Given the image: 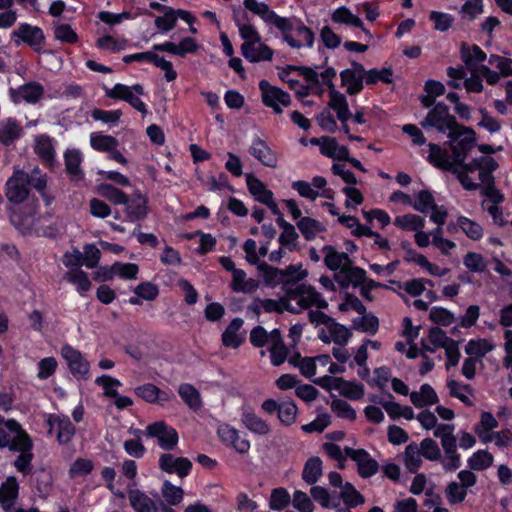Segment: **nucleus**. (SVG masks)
<instances>
[{
	"label": "nucleus",
	"mask_w": 512,
	"mask_h": 512,
	"mask_svg": "<svg viewBox=\"0 0 512 512\" xmlns=\"http://www.w3.org/2000/svg\"><path fill=\"white\" fill-rule=\"evenodd\" d=\"M498 163L491 156H480L474 158L467 167L470 174L478 171V179L482 194L486 196L493 204L497 205L503 201V195L495 188V178L493 172L498 168Z\"/></svg>",
	"instance_id": "f257e3e1"
},
{
	"label": "nucleus",
	"mask_w": 512,
	"mask_h": 512,
	"mask_svg": "<svg viewBox=\"0 0 512 512\" xmlns=\"http://www.w3.org/2000/svg\"><path fill=\"white\" fill-rule=\"evenodd\" d=\"M429 148L430 154L428 156V160L432 164L442 170L449 171L456 175L464 189L468 191L478 190L480 184H476V182H473L469 177L470 171H468L467 167L470 165V162L465 165V170H460L455 162L454 157L451 159L450 156L437 144L430 143Z\"/></svg>",
	"instance_id": "f03ea898"
},
{
	"label": "nucleus",
	"mask_w": 512,
	"mask_h": 512,
	"mask_svg": "<svg viewBox=\"0 0 512 512\" xmlns=\"http://www.w3.org/2000/svg\"><path fill=\"white\" fill-rule=\"evenodd\" d=\"M453 135L448 134L451 142L452 155L460 170H465L466 159L476 145L475 132L473 129L460 125L455 129Z\"/></svg>",
	"instance_id": "7ed1b4c3"
},
{
	"label": "nucleus",
	"mask_w": 512,
	"mask_h": 512,
	"mask_svg": "<svg viewBox=\"0 0 512 512\" xmlns=\"http://www.w3.org/2000/svg\"><path fill=\"white\" fill-rule=\"evenodd\" d=\"M420 125L423 128L433 127L440 133L453 135L459 123L456 121V118L449 113L448 106L439 102L428 112L427 116L420 122Z\"/></svg>",
	"instance_id": "20e7f679"
},
{
	"label": "nucleus",
	"mask_w": 512,
	"mask_h": 512,
	"mask_svg": "<svg viewBox=\"0 0 512 512\" xmlns=\"http://www.w3.org/2000/svg\"><path fill=\"white\" fill-rule=\"evenodd\" d=\"M285 292L289 298H297L301 308L307 309L315 305L319 309L328 307V302L313 286L306 284L294 285L291 281L285 283Z\"/></svg>",
	"instance_id": "39448f33"
},
{
	"label": "nucleus",
	"mask_w": 512,
	"mask_h": 512,
	"mask_svg": "<svg viewBox=\"0 0 512 512\" xmlns=\"http://www.w3.org/2000/svg\"><path fill=\"white\" fill-rule=\"evenodd\" d=\"M244 6L249 11L260 16L265 23L274 25L281 32H288L293 28L292 18L278 16L264 2H258L257 0H245Z\"/></svg>",
	"instance_id": "423d86ee"
},
{
	"label": "nucleus",
	"mask_w": 512,
	"mask_h": 512,
	"mask_svg": "<svg viewBox=\"0 0 512 512\" xmlns=\"http://www.w3.org/2000/svg\"><path fill=\"white\" fill-rule=\"evenodd\" d=\"M145 434L148 437L157 438L159 446L164 450H172L178 443L176 430L164 421H157L148 425Z\"/></svg>",
	"instance_id": "0eeeda50"
},
{
	"label": "nucleus",
	"mask_w": 512,
	"mask_h": 512,
	"mask_svg": "<svg viewBox=\"0 0 512 512\" xmlns=\"http://www.w3.org/2000/svg\"><path fill=\"white\" fill-rule=\"evenodd\" d=\"M27 436V432L16 420H6L0 416V449L11 450L14 444H18Z\"/></svg>",
	"instance_id": "6e6552de"
},
{
	"label": "nucleus",
	"mask_w": 512,
	"mask_h": 512,
	"mask_svg": "<svg viewBox=\"0 0 512 512\" xmlns=\"http://www.w3.org/2000/svg\"><path fill=\"white\" fill-rule=\"evenodd\" d=\"M28 173L17 170L6 183V197L10 202L22 203L29 195Z\"/></svg>",
	"instance_id": "1a4fd4ad"
},
{
	"label": "nucleus",
	"mask_w": 512,
	"mask_h": 512,
	"mask_svg": "<svg viewBox=\"0 0 512 512\" xmlns=\"http://www.w3.org/2000/svg\"><path fill=\"white\" fill-rule=\"evenodd\" d=\"M259 88L262 92V99L266 106L271 107L275 113H282V106H288L290 104V96L283 90L270 85L266 80H261Z\"/></svg>",
	"instance_id": "9d476101"
},
{
	"label": "nucleus",
	"mask_w": 512,
	"mask_h": 512,
	"mask_svg": "<svg viewBox=\"0 0 512 512\" xmlns=\"http://www.w3.org/2000/svg\"><path fill=\"white\" fill-rule=\"evenodd\" d=\"M61 355L66 360L71 373L75 377L82 379L88 378V373L90 369L89 362L82 356V354L78 350L72 348L69 345H65L61 349Z\"/></svg>",
	"instance_id": "9b49d317"
},
{
	"label": "nucleus",
	"mask_w": 512,
	"mask_h": 512,
	"mask_svg": "<svg viewBox=\"0 0 512 512\" xmlns=\"http://www.w3.org/2000/svg\"><path fill=\"white\" fill-rule=\"evenodd\" d=\"M351 336V331L333 318L327 323L325 329H322L319 333V339L322 342L326 344L333 342L339 346L346 345Z\"/></svg>",
	"instance_id": "f8f14e48"
},
{
	"label": "nucleus",
	"mask_w": 512,
	"mask_h": 512,
	"mask_svg": "<svg viewBox=\"0 0 512 512\" xmlns=\"http://www.w3.org/2000/svg\"><path fill=\"white\" fill-rule=\"evenodd\" d=\"M32 447L33 442L28 435L18 444H14L10 450L12 452H19L18 457L14 461V466L18 472H21L24 475L31 472V462L33 459Z\"/></svg>",
	"instance_id": "ddd939ff"
},
{
	"label": "nucleus",
	"mask_w": 512,
	"mask_h": 512,
	"mask_svg": "<svg viewBox=\"0 0 512 512\" xmlns=\"http://www.w3.org/2000/svg\"><path fill=\"white\" fill-rule=\"evenodd\" d=\"M345 454L357 463L358 473L363 478H368L378 471V463L365 450L347 447Z\"/></svg>",
	"instance_id": "4468645a"
},
{
	"label": "nucleus",
	"mask_w": 512,
	"mask_h": 512,
	"mask_svg": "<svg viewBox=\"0 0 512 512\" xmlns=\"http://www.w3.org/2000/svg\"><path fill=\"white\" fill-rule=\"evenodd\" d=\"M159 468L167 473H176L180 478L187 476L192 468V463L188 458L175 457L172 454L165 453L159 458Z\"/></svg>",
	"instance_id": "2eb2a0df"
},
{
	"label": "nucleus",
	"mask_w": 512,
	"mask_h": 512,
	"mask_svg": "<svg viewBox=\"0 0 512 512\" xmlns=\"http://www.w3.org/2000/svg\"><path fill=\"white\" fill-rule=\"evenodd\" d=\"M12 35L19 39L15 41L17 44L24 42L36 51L41 49L45 39L44 34L39 27L31 26L26 23L21 24L18 29L13 31Z\"/></svg>",
	"instance_id": "dca6fc26"
},
{
	"label": "nucleus",
	"mask_w": 512,
	"mask_h": 512,
	"mask_svg": "<svg viewBox=\"0 0 512 512\" xmlns=\"http://www.w3.org/2000/svg\"><path fill=\"white\" fill-rule=\"evenodd\" d=\"M283 34L284 40L293 48H300L305 45L311 47L314 43V33L301 22L296 26L293 24V28L288 32H283Z\"/></svg>",
	"instance_id": "f3484780"
},
{
	"label": "nucleus",
	"mask_w": 512,
	"mask_h": 512,
	"mask_svg": "<svg viewBox=\"0 0 512 512\" xmlns=\"http://www.w3.org/2000/svg\"><path fill=\"white\" fill-rule=\"evenodd\" d=\"M125 214L129 221H141L147 217L148 206L147 199L139 191L132 194L131 197H127Z\"/></svg>",
	"instance_id": "a211bd4d"
},
{
	"label": "nucleus",
	"mask_w": 512,
	"mask_h": 512,
	"mask_svg": "<svg viewBox=\"0 0 512 512\" xmlns=\"http://www.w3.org/2000/svg\"><path fill=\"white\" fill-rule=\"evenodd\" d=\"M106 96L112 99L124 100L140 113H147L145 104L137 95L132 92V88L129 86L124 84H116L112 89L106 90Z\"/></svg>",
	"instance_id": "6ab92c4d"
},
{
	"label": "nucleus",
	"mask_w": 512,
	"mask_h": 512,
	"mask_svg": "<svg viewBox=\"0 0 512 512\" xmlns=\"http://www.w3.org/2000/svg\"><path fill=\"white\" fill-rule=\"evenodd\" d=\"M460 54L465 67L471 74L477 73L480 67L477 65L483 63L486 59V53L477 45L469 46L466 43H462Z\"/></svg>",
	"instance_id": "aec40b11"
},
{
	"label": "nucleus",
	"mask_w": 512,
	"mask_h": 512,
	"mask_svg": "<svg viewBox=\"0 0 512 512\" xmlns=\"http://www.w3.org/2000/svg\"><path fill=\"white\" fill-rule=\"evenodd\" d=\"M322 251L325 254L324 263L327 268L332 271L340 270L337 275H341L352 262L347 253L338 252L331 245L324 246Z\"/></svg>",
	"instance_id": "412c9836"
},
{
	"label": "nucleus",
	"mask_w": 512,
	"mask_h": 512,
	"mask_svg": "<svg viewBox=\"0 0 512 512\" xmlns=\"http://www.w3.org/2000/svg\"><path fill=\"white\" fill-rule=\"evenodd\" d=\"M47 423L50 426V432L52 431L54 425L57 426V440L60 444L69 443L72 440L73 436L75 435V426L67 417L62 418L57 415H50L47 420Z\"/></svg>",
	"instance_id": "4be33fe9"
},
{
	"label": "nucleus",
	"mask_w": 512,
	"mask_h": 512,
	"mask_svg": "<svg viewBox=\"0 0 512 512\" xmlns=\"http://www.w3.org/2000/svg\"><path fill=\"white\" fill-rule=\"evenodd\" d=\"M291 71H297L311 85L319 83V74L314 69L305 66L288 65L282 69L279 76L283 81L287 82L291 88H295L299 84L298 80L289 78V73Z\"/></svg>",
	"instance_id": "5701e85b"
},
{
	"label": "nucleus",
	"mask_w": 512,
	"mask_h": 512,
	"mask_svg": "<svg viewBox=\"0 0 512 512\" xmlns=\"http://www.w3.org/2000/svg\"><path fill=\"white\" fill-rule=\"evenodd\" d=\"M19 485L13 476L8 477L0 487V504L7 512H12L18 497Z\"/></svg>",
	"instance_id": "b1692460"
},
{
	"label": "nucleus",
	"mask_w": 512,
	"mask_h": 512,
	"mask_svg": "<svg viewBox=\"0 0 512 512\" xmlns=\"http://www.w3.org/2000/svg\"><path fill=\"white\" fill-rule=\"evenodd\" d=\"M218 435L224 442L230 443L233 448L241 454L247 453L250 449L249 441L245 438H241L238 431L229 425H221L218 428Z\"/></svg>",
	"instance_id": "393cba45"
},
{
	"label": "nucleus",
	"mask_w": 512,
	"mask_h": 512,
	"mask_svg": "<svg viewBox=\"0 0 512 512\" xmlns=\"http://www.w3.org/2000/svg\"><path fill=\"white\" fill-rule=\"evenodd\" d=\"M249 152L263 165L273 168L276 167L277 157L264 140L258 137L255 138L249 148Z\"/></svg>",
	"instance_id": "a878e982"
},
{
	"label": "nucleus",
	"mask_w": 512,
	"mask_h": 512,
	"mask_svg": "<svg viewBox=\"0 0 512 512\" xmlns=\"http://www.w3.org/2000/svg\"><path fill=\"white\" fill-rule=\"evenodd\" d=\"M130 506L135 512H158L159 507L153 499L141 490L128 491Z\"/></svg>",
	"instance_id": "bb28decb"
},
{
	"label": "nucleus",
	"mask_w": 512,
	"mask_h": 512,
	"mask_svg": "<svg viewBox=\"0 0 512 512\" xmlns=\"http://www.w3.org/2000/svg\"><path fill=\"white\" fill-rule=\"evenodd\" d=\"M329 107L336 111L337 118L340 122L348 121L352 114L349 110L348 102L344 94L336 89L329 91Z\"/></svg>",
	"instance_id": "cd10ccee"
},
{
	"label": "nucleus",
	"mask_w": 512,
	"mask_h": 512,
	"mask_svg": "<svg viewBox=\"0 0 512 512\" xmlns=\"http://www.w3.org/2000/svg\"><path fill=\"white\" fill-rule=\"evenodd\" d=\"M365 276L366 272L364 269L353 266L351 263L341 275H335V279L341 287L346 288L349 285H362L365 282Z\"/></svg>",
	"instance_id": "c85d7f7f"
},
{
	"label": "nucleus",
	"mask_w": 512,
	"mask_h": 512,
	"mask_svg": "<svg viewBox=\"0 0 512 512\" xmlns=\"http://www.w3.org/2000/svg\"><path fill=\"white\" fill-rule=\"evenodd\" d=\"M235 21L239 28L240 36L244 39V43L241 46L242 55L251 57L250 51L252 49V44L259 43V41H261L259 33L252 25L240 23L236 17Z\"/></svg>",
	"instance_id": "c756f323"
},
{
	"label": "nucleus",
	"mask_w": 512,
	"mask_h": 512,
	"mask_svg": "<svg viewBox=\"0 0 512 512\" xmlns=\"http://www.w3.org/2000/svg\"><path fill=\"white\" fill-rule=\"evenodd\" d=\"M34 151L43 162L52 165L55 158L53 140L47 135H40L35 139Z\"/></svg>",
	"instance_id": "7c9ffc66"
},
{
	"label": "nucleus",
	"mask_w": 512,
	"mask_h": 512,
	"mask_svg": "<svg viewBox=\"0 0 512 512\" xmlns=\"http://www.w3.org/2000/svg\"><path fill=\"white\" fill-rule=\"evenodd\" d=\"M243 319L234 318L226 330L222 334V342L226 347L238 348L241 344L243 337L240 335L239 331L243 326Z\"/></svg>",
	"instance_id": "2f4dec72"
},
{
	"label": "nucleus",
	"mask_w": 512,
	"mask_h": 512,
	"mask_svg": "<svg viewBox=\"0 0 512 512\" xmlns=\"http://www.w3.org/2000/svg\"><path fill=\"white\" fill-rule=\"evenodd\" d=\"M246 183L249 192L254 196L255 200L265 204L273 198V192L267 189L265 184L253 174L246 175Z\"/></svg>",
	"instance_id": "473e14b6"
},
{
	"label": "nucleus",
	"mask_w": 512,
	"mask_h": 512,
	"mask_svg": "<svg viewBox=\"0 0 512 512\" xmlns=\"http://www.w3.org/2000/svg\"><path fill=\"white\" fill-rule=\"evenodd\" d=\"M410 401L417 408H422L426 405L436 404L439 399L435 390L429 384H423L419 392L410 393Z\"/></svg>",
	"instance_id": "72a5a7b5"
},
{
	"label": "nucleus",
	"mask_w": 512,
	"mask_h": 512,
	"mask_svg": "<svg viewBox=\"0 0 512 512\" xmlns=\"http://www.w3.org/2000/svg\"><path fill=\"white\" fill-rule=\"evenodd\" d=\"M258 287V281L252 278L247 279L246 273L243 270L237 269L236 271H233L231 282V288L233 291L252 293L256 291Z\"/></svg>",
	"instance_id": "f704fd0d"
},
{
	"label": "nucleus",
	"mask_w": 512,
	"mask_h": 512,
	"mask_svg": "<svg viewBox=\"0 0 512 512\" xmlns=\"http://www.w3.org/2000/svg\"><path fill=\"white\" fill-rule=\"evenodd\" d=\"M333 387L338 390L341 395L352 400L360 399L364 394L363 385L351 383L339 377H334Z\"/></svg>",
	"instance_id": "c9c22d12"
},
{
	"label": "nucleus",
	"mask_w": 512,
	"mask_h": 512,
	"mask_svg": "<svg viewBox=\"0 0 512 512\" xmlns=\"http://www.w3.org/2000/svg\"><path fill=\"white\" fill-rule=\"evenodd\" d=\"M242 423L248 430L255 434L267 435L270 433V426L268 423L253 412H243Z\"/></svg>",
	"instance_id": "e433bc0d"
},
{
	"label": "nucleus",
	"mask_w": 512,
	"mask_h": 512,
	"mask_svg": "<svg viewBox=\"0 0 512 512\" xmlns=\"http://www.w3.org/2000/svg\"><path fill=\"white\" fill-rule=\"evenodd\" d=\"M421 448L415 442L406 446L403 454V462L405 467L411 472L416 473L422 464Z\"/></svg>",
	"instance_id": "4c0bfd02"
},
{
	"label": "nucleus",
	"mask_w": 512,
	"mask_h": 512,
	"mask_svg": "<svg viewBox=\"0 0 512 512\" xmlns=\"http://www.w3.org/2000/svg\"><path fill=\"white\" fill-rule=\"evenodd\" d=\"M43 92L44 89L39 83L30 82L20 86L17 91H13V94L17 97L15 101L21 98L28 103H36L42 97Z\"/></svg>",
	"instance_id": "58836bf2"
},
{
	"label": "nucleus",
	"mask_w": 512,
	"mask_h": 512,
	"mask_svg": "<svg viewBox=\"0 0 512 512\" xmlns=\"http://www.w3.org/2000/svg\"><path fill=\"white\" fill-rule=\"evenodd\" d=\"M322 476V461L319 457L309 458L302 471V479L308 484H315Z\"/></svg>",
	"instance_id": "ea45409f"
},
{
	"label": "nucleus",
	"mask_w": 512,
	"mask_h": 512,
	"mask_svg": "<svg viewBox=\"0 0 512 512\" xmlns=\"http://www.w3.org/2000/svg\"><path fill=\"white\" fill-rule=\"evenodd\" d=\"M21 127L14 119H6L0 124V142L9 145L21 134Z\"/></svg>",
	"instance_id": "a19ab883"
},
{
	"label": "nucleus",
	"mask_w": 512,
	"mask_h": 512,
	"mask_svg": "<svg viewBox=\"0 0 512 512\" xmlns=\"http://www.w3.org/2000/svg\"><path fill=\"white\" fill-rule=\"evenodd\" d=\"M342 85L346 87V92L349 95H356L363 89V80L365 78L351 72L350 69H345L340 73Z\"/></svg>",
	"instance_id": "79ce46f5"
},
{
	"label": "nucleus",
	"mask_w": 512,
	"mask_h": 512,
	"mask_svg": "<svg viewBox=\"0 0 512 512\" xmlns=\"http://www.w3.org/2000/svg\"><path fill=\"white\" fill-rule=\"evenodd\" d=\"M321 153L329 158L344 161L348 159L349 150L346 146L339 145L335 138L329 137L321 148Z\"/></svg>",
	"instance_id": "37998d69"
},
{
	"label": "nucleus",
	"mask_w": 512,
	"mask_h": 512,
	"mask_svg": "<svg viewBox=\"0 0 512 512\" xmlns=\"http://www.w3.org/2000/svg\"><path fill=\"white\" fill-rule=\"evenodd\" d=\"M394 225L408 231H418L425 225V220L421 216L415 214H405L397 216Z\"/></svg>",
	"instance_id": "c03bdc74"
},
{
	"label": "nucleus",
	"mask_w": 512,
	"mask_h": 512,
	"mask_svg": "<svg viewBox=\"0 0 512 512\" xmlns=\"http://www.w3.org/2000/svg\"><path fill=\"white\" fill-rule=\"evenodd\" d=\"M98 193L108 201L112 202L115 205H121L127 202V195L119 190L118 188L112 186L111 184L102 183L98 186Z\"/></svg>",
	"instance_id": "a18cd8bd"
},
{
	"label": "nucleus",
	"mask_w": 512,
	"mask_h": 512,
	"mask_svg": "<svg viewBox=\"0 0 512 512\" xmlns=\"http://www.w3.org/2000/svg\"><path fill=\"white\" fill-rule=\"evenodd\" d=\"M135 394L149 403H157L168 400L167 397L161 398L162 391L152 383H147L135 388Z\"/></svg>",
	"instance_id": "49530a36"
},
{
	"label": "nucleus",
	"mask_w": 512,
	"mask_h": 512,
	"mask_svg": "<svg viewBox=\"0 0 512 512\" xmlns=\"http://www.w3.org/2000/svg\"><path fill=\"white\" fill-rule=\"evenodd\" d=\"M447 387L449 389V393L452 397H455L459 399L461 402H463L467 406H472L473 403L469 399V397L466 395L472 394V387L468 384H461L457 382L456 380H448L447 381Z\"/></svg>",
	"instance_id": "de8ad7c7"
},
{
	"label": "nucleus",
	"mask_w": 512,
	"mask_h": 512,
	"mask_svg": "<svg viewBox=\"0 0 512 512\" xmlns=\"http://www.w3.org/2000/svg\"><path fill=\"white\" fill-rule=\"evenodd\" d=\"M27 185L28 187L31 186L39 191L45 199L47 205L51 203L52 199L44 193L47 185V176L46 174L42 173L40 169L34 168L30 173H28Z\"/></svg>",
	"instance_id": "09e8293b"
},
{
	"label": "nucleus",
	"mask_w": 512,
	"mask_h": 512,
	"mask_svg": "<svg viewBox=\"0 0 512 512\" xmlns=\"http://www.w3.org/2000/svg\"><path fill=\"white\" fill-rule=\"evenodd\" d=\"M64 158L67 173L76 179L82 178V171L80 169L82 158L80 151L75 149L68 150Z\"/></svg>",
	"instance_id": "8fccbe9b"
},
{
	"label": "nucleus",
	"mask_w": 512,
	"mask_h": 512,
	"mask_svg": "<svg viewBox=\"0 0 512 512\" xmlns=\"http://www.w3.org/2000/svg\"><path fill=\"white\" fill-rule=\"evenodd\" d=\"M178 393L182 400L194 410L201 407L200 394L196 388L190 384H182L179 386Z\"/></svg>",
	"instance_id": "3c124183"
},
{
	"label": "nucleus",
	"mask_w": 512,
	"mask_h": 512,
	"mask_svg": "<svg viewBox=\"0 0 512 512\" xmlns=\"http://www.w3.org/2000/svg\"><path fill=\"white\" fill-rule=\"evenodd\" d=\"M68 282L77 285L80 292H85L90 289L91 282L87 274L79 268H72L67 271L63 277Z\"/></svg>",
	"instance_id": "603ef678"
},
{
	"label": "nucleus",
	"mask_w": 512,
	"mask_h": 512,
	"mask_svg": "<svg viewBox=\"0 0 512 512\" xmlns=\"http://www.w3.org/2000/svg\"><path fill=\"white\" fill-rule=\"evenodd\" d=\"M340 498L348 507H356L365 501L364 497L349 482L341 486Z\"/></svg>",
	"instance_id": "864d4df0"
},
{
	"label": "nucleus",
	"mask_w": 512,
	"mask_h": 512,
	"mask_svg": "<svg viewBox=\"0 0 512 512\" xmlns=\"http://www.w3.org/2000/svg\"><path fill=\"white\" fill-rule=\"evenodd\" d=\"M353 328L362 332L375 334L379 328V321L373 314H364L353 320Z\"/></svg>",
	"instance_id": "5fc2aeb1"
},
{
	"label": "nucleus",
	"mask_w": 512,
	"mask_h": 512,
	"mask_svg": "<svg viewBox=\"0 0 512 512\" xmlns=\"http://www.w3.org/2000/svg\"><path fill=\"white\" fill-rule=\"evenodd\" d=\"M297 227L307 240L315 238L316 234L324 230L323 226L310 217H303L297 222Z\"/></svg>",
	"instance_id": "6e6d98bb"
},
{
	"label": "nucleus",
	"mask_w": 512,
	"mask_h": 512,
	"mask_svg": "<svg viewBox=\"0 0 512 512\" xmlns=\"http://www.w3.org/2000/svg\"><path fill=\"white\" fill-rule=\"evenodd\" d=\"M494 349V345L486 339L470 340L465 352L470 356L483 357Z\"/></svg>",
	"instance_id": "4d7b16f0"
},
{
	"label": "nucleus",
	"mask_w": 512,
	"mask_h": 512,
	"mask_svg": "<svg viewBox=\"0 0 512 512\" xmlns=\"http://www.w3.org/2000/svg\"><path fill=\"white\" fill-rule=\"evenodd\" d=\"M297 411V406L293 401H283L279 403L278 418L282 424L291 425L296 420Z\"/></svg>",
	"instance_id": "13d9d810"
},
{
	"label": "nucleus",
	"mask_w": 512,
	"mask_h": 512,
	"mask_svg": "<svg viewBox=\"0 0 512 512\" xmlns=\"http://www.w3.org/2000/svg\"><path fill=\"white\" fill-rule=\"evenodd\" d=\"M161 492L165 501L171 506L178 505L184 495L182 488L173 485L168 480L164 481Z\"/></svg>",
	"instance_id": "bf43d9fd"
},
{
	"label": "nucleus",
	"mask_w": 512,
	"mask_h": 512,
	"mask_svg": "<svg viewBox=\"0 0 512 512\" xmlns=\"http://www.w3.org/2000/svg\"><path fill=\"white\" fill-rule=\"evenodd\" d=\"M493 463V456L485 451V450H479L475 452L469 459L468 464L471 469L474 470H485L488 467H490Z\"/></svg>",
	"instance_id": "052dcab7"
},
{
	"label": "nucleus",
	"mask_w": 512,
	"mask_h": 512,
	"mask_svg": "<svg viewBox=\"0 0 512 512\" xmlns=\"http://www.w3.org/2000/svg\"><path fill=\"white\" fill-rule=\"evenodd\" d=\"M457 225L467 235V237L473 240H478L483 235L482 227L475 221H472L464 216H461L457 219Z\"/></svg>",
	"instance_id": "680f3d73"
},
{
	"label": "nucleus",
	"mask_w": 512,
	"mask_h": 512,
	"mask_svg": "<svg viewBox=\"0 0 512 512\" xmlns=\"http://www.w3.org/2000/svg\"><path fill=\"white\" fill-rule=\"evenodd\" d=\"M312 498L318 502L323 508H334L338 505L327 489L321 486H313L310 489Z\"/></svg>",
	"instance_id": "e2e57ef3"
},
{
	"label": "nucleus",
	"mask_w": 512,
	"mask_h": 512,
	"mask_svg": "<svg viewBox=\"0 0 512 512\" xmlns=\"http://www.w3.org/2000/svg\"><path fill=\"white\" fill-rule=\"evenodd\" d=\"M251 57L244 56L250 62L269 61L272 59L273 51L264 43H253L250 51Z\"/></svg>",
	"instance_id": "0e129e2a"
},
{
	"label": "nucleus",
	"mask_w": 512,
	"mask_h": 512,
	"mask_svg": "<svg viewBox=\"0 0 512 512\" xmlns=\"http://www.w3.org/2000/svg\"><path fill=\"white\" fill-rule=\"evenodd\" d=\"M418 445L421 448L422 456L427 460L438 461L441 459V450L432 438H425Z\"/></svg>",
	"instance_id": "69168bd1"
},
{
	"label": "nucleus",
	"mask_w": 512,
	"mask_h": 512,
	"mask_svg": "<svg viewBox=\"0 0 512 512\" xmlns=\"http://www.w3.org/2000/svg\"><path fill=\"white\" fill-rule=\"evenodd\" d=\"M91 146L99 151L109 152L118 146V140L110 135H92Z\"/></svg>",
	"instance_id": "338daca9"
},
{
	"label": "nucleus",
	"mask_w": 512,
	"mask_h": 512,
	"mask_svg": "<svg viewBox=\"0 0 512 512\" xmlns=\"http://www.w3.org/2000/svg\"><path fill=\"white\" fill-rule=\"evenodd\" d=\"M259 271L262 273L265 282L268 285H277L282 283V270L276 267L269 266L266 262L258 265Z\"/></svg>",
	"instance_id": "774afa93"
}]
</instances>
